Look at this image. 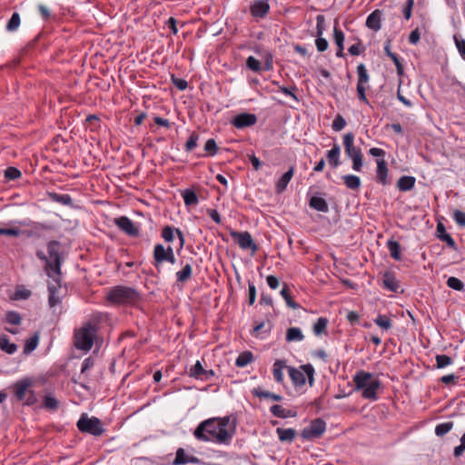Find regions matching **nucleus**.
<instances>
[{
    "label": "nucleus",
    "instance_id": "obj_1",
    "mask_svg": "<svg viewBox=\"0 0 465 465\" xmlns=\"http://www.w3.org/2000/svg\"><path fill=\"white\" fill-rule=\"evenodd\" d=\"M229 422L228 416L206 420L197 426L193 435L199 440L228 444L234 434V428L227 429Z\"/></svg>",
    "mask_w": 465,
    "mask_h": 465
},
{
    "label": "nucleus",
    "instance_id": "obj_2",
    "mask_svg": "<svg viewBox=\"0 0 465 465\" xmlns=\"http://www.w3.org/2000/svg\"><path fill=\"white\" fill-rule=\"evenodd\" d=\"M60 244L58 242L53 241L47 244V253L37 252V257L45 262V269L47 276L52 280L48 282V291H57L61 285V258L59 254Z\"/></svg>",
    "mask_w": 465,
    "mask_h": 465
},
{
    "label": "nucleus",
    "instance_id": "obj_3",
    "mask_svg": "<svg viewBox=\"0 0 465 465\" xmlns=\"http://www.w3.org/2000/svg\"><path fill=\"white\" fill-rule=\"evenodd\" d=\"M101 320V314L93 315L89 321L82 325V327L74 330L73 339L74 346L76 349L84 351H88L92 349Z\"/></svg>",
    "mask_w": 465,
    "mask_h": 465
},
{
    "label": "nucleus",
    "instance_id": "obj_4",
    "mask_svg": "<svg viewBox=\"0 0 465 465\" xmlns=\"http://www.w3.org/2000/svg\"><path fill=\"white\" fill-rule=\"evenodd\" d=\"M355 390L361 391V397L370 401L378 400V392L381 389V382L372 373L359 371L353 376Z\"/></svg>",
    "mask_w": 465,
    "mask_h": 465
},
{
    "label": "nucleus",
    "instance_id": "obj_5",
    "mask_svg": "<svg viewBox=\"0 0 465 465\" xmlns=\"http://www.w3.org/2000/svg\"><path fill=\"white\" fill-rule=\"evenodd\" d=\"M34 386V381L31 378H23L12 386L14 396L18 401H25V405L32 406L37 402Z\"/></svg>",
    "mask_w": 465,
    "mask_h": 465
},
{
    "label": "nucleus",
    "instance_id": "obj_6",
    "mask_svg": "<svg viewBox=\"0 0 465 465\" xmlns=\"http://www.w3.org/2000/svg\"><path fill=\"white\" fill-rule=\"evenodd\" d=\"M289 376L295 386H303L306 382L305 375L308 377L310 386L314 382V368L312 364H303L299 369L294 367H287Z\"/></svg>",
    "mask_w": 465,
    "mask_h": 465
},
{
    "label": "nucleus",
    "instance_id": "obj_7",
    "mask_svg": "<svg viewBox=\"0 0 465 465\" xmlns=\"http://www.w3.org/2000/svg\"><path fill=\"white\" fill-rule=\"evenodd\" d=\"M10 224L17 223L20 226H32V230H21L18 227H11V228H0V236L5 235L9 237H19L24 235L27 238L33 237L36 235L35 230L39 229L42 225L38 223H35L32 221H12L9 223Z\"/></svg>",
    "mask_w": 465,
    "mask_h": 465
},
{
    "label": "nucleus",
    "instance_id": "obj_8",
    "mask_svg": "<svg viewBox=\"0 0 465 465\" xmlns=\"http://www.w3.org/2000/svg\"><path fill=\"white\" fill-rule=\"evenodd\" d=\"M76 425L81 432L89 433L94 436H101L104 432L101 420L96 417L90 418L86 413L81 415Z\"/></svg>",
    "mask_w": 465,
    "mask_h": 465
},
{
    "label": "nucleus",
    "instance_id": "obj_9",
    "mask_svg": "<svg viewBox=\"0 0 465 465\" xmlns=\"http://www.w3.org/2000/svg\"><path fill=\"white\" fill-rule=\"evenodd\" d=\"M153 265L158 269L165 262L175 263L176 258L171 246L164 247L162 243H157L153 248Z\"/></svg>",
    "mask_w": 465,
    "mask_h": 465
},
{
    "label": "nucleus",
    "instance_id": "obj_10",
    "mask_svg": "<svg viewBox=\"0 0 465 465\" xmlns=\"http://www.w3.org/2000/svg\"><path fill=\"white\" fill-rule=\"evenodd\" d=\"M230 235L242 250L251 251L252 255H254L258 251V245L255 243L249 232L232 231Z\"/></svg>",
    "mask_w": 465,
    "mask_h": 465
},
{
    "label": "nucleus",
    "instance_id": "obj_11",
    "mask_svg": "<svg viewBox=\"0 0 465 465\" xmlns=\"http://www.w3.org/2000/svg\"><path fill=\"white\" fill-rule=\"evenodd\" d=\"M326 430V422L321 419H314L310 422L308 427H305L301 433L302 439L306 440H312L319 439Z\"/></svg>",
    "mask_w": 465,
    "mask_h": 465
},
{
    "label": "nucleus",
    "instance_id": "obj_12",
    "mask_svg": "<svg viewBox=\"0 0 465 465\" xmlns=\"http://www.w3.org/2000/svg\"><path fill=\"white\" fill-rule=\"evenodd\" d=\"M139 299V292H107L105 302L109 305L134 304Z\"/></svg>",
    "mask_w": 465,
    "mask_h": 465
},
{
    "label": "nucleus",
    "instance_id": "obj_13",
    "mask_svg": "<svg viewBox=\"0 0 465 465\" xmlns=\"http://www.w3.org/2000/svg\"><path fill=\"white\" fill-rule=\"evenodd\" d=\"M357 74H358V83H357V95L360 101L363 102L366 104H370L367 96V84L370 81V75L366 69V66L363 64H360L357 66Z\"/></svg>",
    "mask_w": 465,
    "mask_h": 465
},
{
    "label": "nucleus",
    "instance_id": "obj_14",
    "mask_svg": "<svg viewBox=\"0 0 465 465\" xmlns=\"http://www.w3.org/2000/svg\"><path fill=\"white\" fill-rule=\"evenodd\" d=\"M114 224L129 236L137 237L139 235V228L127 216L115 218Z\"/></svg>",
    "mask_w": 465,
    "mask_h": 465
},
{
    "label": "nucleus",
    "instance_id": "obj_15",
    "mask_svg": "<svg viewBox=\"0 0 465 465\" xmlns=\"http://www.w3.org/2000/svg\"><path fill=\"white\" fill-rule=\"evenodd\" d=\"M270 8L266 0H255L250 5V12L254 19H262L269 14Z\"/></svg>",
    "mask_w": 465,
    "mask_h": 465
},
{
    "label": "nucleus",
    "instance_id": "obj_16",
    "mask_svg": "<svg viewBox=\"0 0 465 465\" xmlns=\"http://www.w3.org/2000/svg\"><path fill=\"white\" fill-rule=\"evenodd\" d=\"M175 233L180 242V249H182L184 245L185 238L183 232L179 228H174L173 226L166 225L162 229L161 236L166 242H172L174 240Z\"/></svg>",
    "mask_w": 465,
    "mask_h": 465
},
{
    "label": "nucleus",
    "instance_id": "obj_17",
    "mask_svg": "<svg viewBox=\"0 0 465 465\" xmlns=\"http://www.w3.org/2000/svg\"><path fill=\"white\" fill-rule=\"evenodd\" d=\"M257 122V117L253 114L242 113L236 115L232 121V124L237 129H243L245 127H250L254 125Z\"/></svg>",
    "mask_w": 465,
    "mask_h": 465
},
{
    "label": "nucleus",
    "instance_id": "obj_18",
    "mask_svg": "<svg viewBox=\"0 0 465 465\" xmlns=\"http://www.w3.org/2000/svg\"><path fill=\"white\" fill-rule=\"evenodd\" d=\"M354 135L352 133H348L343 136V145L345 149V153L348 157L352 158L355 155H359L361 153L360 148H356L353 144Z\"/></svg>",
    "mask_w": 465,
    "mask_h": 465
},
{
    "label": "nucleus",
    "instance_id": "obj_19",
    "mask_svg": "<svg viewBox=\"0 0 465 465\" xmlns=\"http://www.w3.org/2000/svg\"><path fill=\"white\" fill-rule=\"evenodd\" d=\"M382 12L379 9L371 12L366 19V26L375 32L379 31L381 27Z\"/></svg>",
    "mask_w": 465,
    "mask_h": 465
},
{
    "label": "nucleus",
    "instance_id": "obj_20",
    "mask_svg": "<svg viewBox=\"0 0 465 465\" xmlns=\"http://www.w3.org/2000/svg\"><path fill=\"white\" fill-rule=\"evenodd\" d=\"M295 167L291 166L290 169L282 175L275 184V189L278 193H282L287 188L288 183L294 174Z\"/></svg>",
    "mask_w": 465,
    "mask_h": 465
},
{
    "label": "nucleus",
    "instance_id": "obj_21",
    "mask_svg": "<svg viewBox=\"0 0 465 465\" xmlns=\"http://www.w3.org/2000/svg\"><path fill=\"white\" fill-rule=\"evenodd\" d=\"M382 287L390 291H396L400 285L393 272H385L382 276Z\"/></svg>",
    "mask_w": 465,
    "mask_h": 465
},
{
    "label": "nucleus",
    "instance_id": "obj_22",
    "mask_svg": "<svg viewBox=\"0 0 465 465\" xmlns=\"http://www.w3.org/2000/svg\"><path fill=\"white\" fill-rule=\"evenodd\" d=\"M340 155V145L338 143H334L332 148L326 153L328 163L332 168H337L341 164Z\"/></svg>",
    "mask_w": 465,
    "mask_h": 465
},
{
    "label": "nucleus",
    "instance_id": "obj_23",
    "mask_svg": "<svg viewBox=\"0 0 465 465\" xmlns=\"http://www.w3.org/2000/svg\"><path fill=\"white\" fill-rule=\"evenodd\" d=\"M333 37H334V42L338 47V50L336 52V56L343 57L344 56L343 43H344L345 36H344L343 32L336 25H334V28H333Z\"/></svg>",
    "mask_w": 465,
    "mask_h": 465
},
{
    "label": "nucleus",
    "instance_id": "obj_24",
    "mask_svg": "<svg viewBox=\"0 0 465 465\" xmlns=\"http://www.w3.org/2000/svg\"><path fill=\"white\" fill-rule=\"evenodd\" d=\"M60 292H50L48 298L49 307L53 310L54 313L60 314L62 312V300L63 296L59 295Z\"/></svg>",
    "mask_w": 465,
    "mask_h": 465
},
{
    "label": "nucleus",
    "instance_id": "obj_25",
    "mask_svg": "<svg viewBox=\"0 0 465 465\" xmlns=\"http://www.w3.org/2000/svg\"><path fill=\"white\" fill-rule=\"evenodd\" d=\"M309 205L311 208L322 212V213H328L329 212V205L325 199L319 197V196H312L310 199Z\"/></svg>",
    "mask_w": 465,
    "mask_h": 465
},
{
    "label": "nucleus",
    "instance_id": "obj_26",
    "mask_svg": "<svg viewBox=\"0 0 465 465\" xmlns=\"http://www.w3.org/2000/svg\"><path fill=\"white\" fill-rule=\"evenodd\" d=\"M437 232L440 240L446 242L449 247L455 249V241L449 233L446 232V229L441 223L437 224Z\"/></svg>",
    "mask_w": 465,
    "mask_h": 465
},
{
    "label": "nucleus",
    "instance_id": "obj_27",
    "mask_svg": "<svg viewBox=\"0 0 465 465\" xmlns=\"http://www.w3.org/2000/svg\"><path fill=\"white\" fill-rule=\"evenodd\" d=\"M388 167L386 161L382 159L377 160V180L382 184L387 183Z\"/></svg>",
    "mask_w": 465,
    "mask_h": 465
},
{
    "label": "nucleus",
    "instance_id": "obj_28",
    "mask_svg": "<svg viewBox=\"0 0 465 465\" xmlns=\"http://www.w3.org/2000/svg\"><path fill=\"white\" fill-rule=\"evenodd\" d=\"M416 179L413 176H401L397 183V186L401 192L411 191L415 186Z\"/></svg>",
    "mask_w": 465,
    "mask_h": 465
},
{
    "label": "nucleus",
    "instance_id": "obj_29",
    "mask_svg": "<svg viewBox=\"0 0 465 465\" xmlns=\"http://www.w3.org/2000/svg\"><path fill=\"white\" fill-rule=\"evenodd\" d=\"M276 433L281 441L292 442L296 436V430L292 428H289V429L277 428Z\"/></svg>",
    "mask_w": 465,
    "mask_h": 465
},
{
    "label": "nucleus",
    "instance_id": "obj_30",
    "mask_svg": "<svg viewBox=\"0 0 465 465\" xmlns=\"http://www.w3.org/2000/svg\"><path fill=\"white\" fill-rule=\"evenodd\" d=\"M182 197L186 206H195L199 203L196 193L192 189H186L183 191Z\"/></svg>",
    "mask_w": 465,
    "mask_h": 465
},
{
    "label": "nucleus",
    "instance_id": "obj_31",
    "mask_svg": "<svg viewBox=\"0 0 465 465\" xmlns=\"http://www.w3.org/2000/svg\"><path fill=\"white\" fill-rule=\"evenodd\" d=\"M343 183L348 189L358 190L361 187V182L359 176L354 174H346L342 177Z\"/></svg>",
    "mask_w": 465,
    "mask_h": 465
},
{
    "label": "nucleus",
    "instance_id": "obj_32",
    "mask_svg": "<svg viewBox=\"0 0 465 465\" xmlns=\"http://www.w3.org/2000/svg\"><path fill=\"white\" fill-rule=\"evenodd\" d=\"M252 392L254 396H256L260 399L266 398V399L273 400L275 401H281L282 400V397L281 395L264 391L261 387L254 388Z\"/></svg>",
    "mask_w": 465,
    "mask_h": 465
},
{
    "label": "nucleus",
    "instance_id": "obj_33",
    "mask_svg": "<svg viewBox=\"0 0 465 465\" xmlns=\"http://www.w3.org/2000/svg\"><path fill=\"white\" fill-rule=\"evenodd\" d=\"M193 273V267L190 263H186L183 266V268L176 272V281L177 282H187Z\"/></svg>",
    "mask_w": 465,
    "mask_h": 465
},
{
    "label": "nucleus",
    "instance_id": "obj_34",
    "mask_svg": "<svg viewBox=\"0 0 465 465\" xmlns=\"http://www.w3.org/2000/svg\"><path fill=\"white\" fill-rule=\"evenodd\" d=\"M288 366L285 365V362L283 361H281V360H277L274 363H273V370H272V373H273V378L274 380L279 382V383H282L283 381V374H282V370L284 368L287 369Z\"/></svg>",
    "mask_w": 465,
    "mask_h": 465
},
{
    "label": "nucleus",
    "instance_id": "obj_35",
    "mask_svg": "<svg viewBox=\"0 0 465 465\" xmlns=\"http://www.w3.org/2000/svg\"><path fill=\"white\" fill-rule=\"evenodd\" d=\"M387 247H388L391 256L394 260H396V261L401 260V245L398 242L393 241V240H389L387 242Z\"/></svg>",
    "mask_w": 465,
    "mask_h": 465
},
{
    "label": "nucleus",
    "instance_id": "obj_36",
    "mask_svg": "<svg viewBox=\"0 0 465 465\" xmlns=\"http://www.w3.org/2000/svg\"><path fill=\"white\" fill-rule=\"evenodd\" d=\"M0 349L8 354H14L17 351V346L11 343L6 335L0 337Z\"/></svg>",
    "mask_w": 465,
    "mask_h": 465
},
{
    "label": "nucleus",
    "instance_id": "obj_37",
    "mask_svg": "<svg viewBox=\"0 0 465 465\" xmlns=\"http://www.w3.org/2000/svg\"><path fill=\"white\" fill-rule=\"evenodd\" d=\"M253 361V355L251 351H246L242 352L235 361V365L237 367L242 368L247 366Z\"/></svg>",
    "mask_w": 465,
    "mask_h": 465
},
{
    "label": "nucleus",
    "instance_id": "obj_38",
    "mask_svg": "<svg viewBox=\"0 0 465 465\" xmlns=\"http://www.w3.org/2000/svg\"><path fill=\"white\" fill-rule=\"evenodd\" d=\"M50 197L55 203H61V204L66 205V206H73V199L67 193L59 194V193H54L50 194Z\"/></svg>",
    "mask_w": 465,
    "mask_h": 465
},
{
    "label": "nucleus",
    "instance_id": "obj_39",
    "mask_svg": "<svg viewBox=\"0 0 465 465\" xmlns=\"http://www.w3.org/2000/svg\"><path fill=\"white\" fill-rule=\"evenodd\" d=\"M303 338L304 336L299 328L292 327L286 331V340L288 341H302Z\"/></svg>",
    "mask_w": 465,
    "mask_h": 465
},
{
    "label": "nucleus",
    "instance_id": "obj_40",
    "mask_svg": "<svg viewBox=\"0 0 465 465\" xmlns=\"http://www.w3.org/2000/svg\"><path fill=\"white\" fill-rule=\"evenodd\" d=\"M21 24L20 15L17 12L13 13L11 18L6 24V30L8 32H15L18 29Z\"/></svg>",
    "mask_w": 465,
    "mask_h": 465
},
{
    "label": "nucleus",
    "instance_id": "obj_41",
    "mask_svg": "<svg viewBox=\"0 0 465 465\" xmlns=\"http://www.w3.org/2000/svg\"><path fill=\"white\" fill-rule=\"evenodd\" d=\"M374 323L385 331L391 329L392 326L391 320L388 316L382 314H379L374 319Z\"/></svg>",
    "mask_w": 465,
    "mask_h": 465
},
{
    "label": "nucleus",
    "instance_id": "obj_42",
    "mask_svg": "<svg viewBox=\"0 0 465 465\" xmlns=\"http://www.w3.org/2000/svg\"><path fill=\"white\" fill-rule=\"evenodd\" d=\"M59 401L53 397L52 395L48 394L45 395L43 402V407L49 411H56L59 407Z\"/></svg>",
    "mask_w": 465,
    "mask_h": 465
},
{
    "label": "nucleus",
    "instance_id": "obj_43",
    "mask_svg": "<svg viewBox=\"0 0 465 465\" xmlns=\"http://www.w3.org/2000/svg\"><path fill=\"white\" fill-rule=\"evenodd\" d=\"M453 425L452 421L440 423L435 428V434L438 437H442L452 430Z\"/></svg>",
    "mask_w": 465,
    "mask_h": 465
},
{
    "label": "nucleus",
    "instance_id": "obj_44",
    "mask_svg": "<svg viewBox=\"0 0 465 465\" xmlns=\"http://www.w3.org/2000/svg\"><path fill=\"white\" fill-rule=\"evenodd\" d=\"M328 322H329V321L327 318H323V317L319 318L313 325V332L316 335H321L323 332H325Z\"/></svg>",
    "mask_w": 465,
    "mask_h": 465
},
{
    "label": "nucleus",
    "instance_id": "obj_45",
    "mask_svg": "<svg viewBox=\"0 0 465 465\" xmlns=\"http://www.w3.org/2000/svg\"><path fill=\"white\" fill-rule=\"evenodd\" d=\"M38 340H39V335L37 332L35 333L31 338L26 340L25 347H24V352L29 353V352L33 351L38 345Z\"/></svg>",
    "mask_w": 465,
    "mask_h": 465
},
{
    "label": "nucleus",
    "instance_id": "obj_46",
    "mask_svg": "<svg viewBox=\"0 0 465 465\" xmlns=\"http://www.w3.org/2000/svg\"><path fill=\"white\" fill-rule=\"evenodd\" d=\"M5 322L12 325H20L22 322L21 315L15 311H8L5 318Z\"/></svg>",
    "mask_w": 465,
    "mask_h": 465
},
{
    "label": "nucleus",
    "instance_id": "obj_47",
    "mask_svg": "<svg viewBox=\"0 0 465 465\" xmlns=\"http://www.w3.org/2000/svg\"><path fill=\"white\" fill-rule=\"evenodd\" d=\"M436 360V367L438 369L445 368L450 364H452L453 361L452 359L445 354H438L435 357Z\"/></svg>",
    "mask_w": 465,
    "mask_h": 465
},
{
    "label": "nucleus",
    "instance_id": "obj_48",
    "mask_svg": "<svg viewBox=\"0 0 465 465\" xmlns=\"http://www.w3.org/2000/svg\"><path fill=\"white\" fill-rule=\"evenodd\" d=\"M204 369L202 363L197 361L196 363L191 367L189 375L195 379H201L203 374Z\"/></svg>",
    "mask_w": 465,
    "mask_h": 465
},
{
    "label": "nucleus",
    "instance_id": "obj_49",
    "mask_svg": "<svg viewBox=\"0 0 465 465\" xmlns=\"http://www.w3.org/2000/svg\"><path fill=\"white\" fill-rule=\"evenodd\" d=\"M204 151L208 153V155L213 156L218 152V146L214 139H209L206 141L204 144Z\"/></svg>",
    "mask_w": 465,
    "mask_h": 465
},
{
    "label": "nucleus",
    "instance_id": "obj_50",
    "mask_svg": "<svg viewBox=\"0 0 465 465\" xmlns=\"http://www.w3.org/2000/svg\"><path fill=\"white\" fill-rule=\"evenodd\" d=\"M325 30V18L319 15L316 17V37H321Z\"/></svg>",
    "mask_w": 465,
    "mask_h": 465
},
{
    "label": "nucleus",
    "instance_id": "obj_51",
    "mask_svg": "<svg viewBox=\"0 0 465 465\" xmlns=\"http://www.w3.org/2000/svg\"><path fill=\"white\" fill-rule=\"evenodd\" d=\"M198 139L199 135L195 133H193L185 143V151L192 152L193 149H195L197 147Z\"/></svg>",
    "mask_w": 465,
    "mask_h": 465
},
{
    "label": "nucleus",
    "instance_id": "obj_52",
    "mask_svg": "<svg viewBox=\"0 0 465 465\" xmlns=\"http://www.w3.org/2000/svg\"><path fill=\"white\" fill-rule=\"evenodd\" d=\"M188 456L185 455V451L183 448H179L176 450V456L173 461V465H183L186 463Z\"/></svg>",
    "mask_w": 465,
    "mask_h": 465
},
{
    "label": "nucleus",
    "instance_id": "obj_53",
    "mask_svg": "<svg viewBox=\"0 0 465 465\" xmlns=\"http://www.w3.org/2000/svg\"><path fill=\"white\" fill-rule=\"evenodd\" d=\"M345 126H346L345 119L341 114H338L332 122V124H331L332 129L335 132H339V131H341Z\"/></svg>",
    "mask_w": 465,
    "mask_h": 465
},
{
    "label": "nucleus",
    "instance_id": "obj_54",
    "mask_svg": "<svg viewBox=\"0 0 465 465\" xmlns=\"http://www.w3.org/2000/svg\"><path fill=\"white\" fill-rule=\"evenodd\" d=\"M171 82L180 91H184L188 87V83L186 80L177 78L174 74L171 75Z\"/></svg>",
    "mask_w": 465,
    "mask_h": 465
},
{
    "label": "nucleus",
    "instance_id": "obj_55",
    "mask_svg": "<svg viewBox=\"0 0 465 465\" xmlns=\"http://www.w3.org/2000/svg\"><path fill=\"white\" fill-rule=\"evenodd\" d=\"M22 173L15 167H7L5 171V176L9 180H15L21 177Z\"/></svg>",
    "mask_w": 465,
    "mask_h": 465
},
{
    "label": "nucleus",
    "instance_id": "obj_56",
    "mask_svg": "<svg viewBox=\"0 0 465 465\" xmlns=\"http://www.w3.org/2000/svg\"><path fill=\"white\" fill-rule=\"evenodd\" d=\"M447 285L455 291H460L463 288V282L456 277H450L447 280Z\"/></svg>",
    "mask_w": 465,
    "mask_h": 465
},
{
    "label": "nucleus",
    "instance_id": "obj_57",
    "mask_svg": "<svg viewBox=\"0 0 465 465\" xmlns=\"http://www.w3.org/2000/svg\"><path fill=\"white\" fill-rule=\"evenodd\" d=\"M246 65L249 69L253 72H259L261 70V63L253 56H249L246 60Z\"/></svg>",
    "mask_w": 465,
    "mask_h": 465
},
{
    "label": "nucleus",
    "instance_id": "obj_58",
    "mask_svg": "<svg viewBox=\"0 0 465 465\" xmlns=\"http://www.w3.org/2000/svg\"><path fill=\"white\" fill-rule=\"evenodd\" d=\"M454 42L461 58L465 60V39H461L455 35Z\"/></svg>",
    "mask_w": 465,
    "mask_h": 465
},
{
    "label": "nucleus",
    "instance_id": "obj_59",
    "mask_svg": "<svg viewBox=\"0 0 465 465\" xmlns=\"http://www.w3.org/2000/svg\"><path fill=\"white\" fill-rule=\"evenodd\" d=\"M352 160V169L356 172H361L363 165V154L362 153L355 157L351 158Z\"/></svg>",
    "mask_w": 465,
    "mask_h": 465
},
{
    "label": "nucleus",
    "instance_id": "obj_60",
    "mask_svg": "<svg viewBox=\"0 0 465 465\" xmlns=\"http://www.w3.org/2000/svg\"><path fill=\"white\" fill-rule=\"evenodd\" d=\"M315 45H316L317 50L319 52L322 53L328 49L329 43L325 38L321 36V37H316Z\"/></svg>",
    "mask_w": 465,
    "mask_h": 465
},
{
    "label": "nucleus",
    "instance_id": "obj_61",
    "mask_svg": "<svg viewBox=\"0 0 465 465\" xmlns=\"http://www.w3.org/2000/svg\"><path fill=\"white\" fill-rule=\"evenodd\" d=\"M465 451V432L462 434L460 438V444L456 446L453 450V455L456 458L460 457Z\"/></svg>",
    "mask_w": 465,
    "mask_h": 465
},
{
    "label": "nucleus",
    "instance_id": "obj_62",
    "mask_svg": "<svg viewBox=\"0 0 465 465\" xmlns=\"http://www.w3.org/2000/svg\"><path fill=\"white\" fill-rule=\"evenodd\" d=\"M279 91L284 94L285 95L291 96L293 100L298 101V97L294 94L295 91H297L296 86L292 87H285V86H280Z\"/></svg>",
    "mask_w": 465,
    "mask_h": 465
},
{
    "label": "nucleus",
    "instance_id": "obj_63",
    "mask_svg": "<svg viewBox=\"0 0 465 465\" xmlns=\"http://www.w3.org/2000/svg\"><path fill=\"white\" fill-rule=\"evenodd\" d=\"M414 5V0H407L406 5L403 8V16L406 20H409L412 15V7Z\"/></svg>",
    "mask_w": 465,
    "mask_h": 465
},
{
    "label": "nucleus",
    "instance_id": "obj_64",
    "mask_svg": "<svg viewBox=\"0 0 465 465\" xmlns=\"http://www.w3.org/2000/svg\"><path fill=\"white\" fill-rule=\"evenodd\" d=\"M453 219L459 225L465 226V213L455 210L453 212Z\"/></svg>",
    "mask_w": 465,
    "mask_h": 465
}]
</instances>
